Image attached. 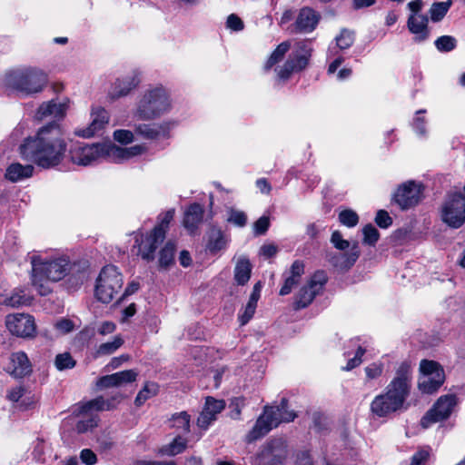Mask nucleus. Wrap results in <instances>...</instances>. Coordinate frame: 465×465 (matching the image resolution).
Segmentation results:
<instances>
[{"mask_svg": "<svg viewBox=\"0 0 465 465\" xmlns=\"http://www.w3.org/2000/svg\"><path fill=\"white\" fill-rule=\"evenodd\" d=\"M67 144L60 125L52 122L42 126L35 135L25 138L19 146L24 160L44 169L59 165L65 155Z\"/></svg>", "mask_w": 465, "mask_h": 465, "instance_id": "f257e3e1", "label": "nucleus"}, {"mask_svg": "<svg viewBox=\"0 0 465 465\" xmlns=\"http://www.w3.org/2000/svg\"><path fill=\"white\" fill-rule=\"evenodd\" d=\"M411 366L402 362L396 371L395 377L385 388V391L374 397L370 410L373 416L386 418L401 411L410 395Z\"/></svg>", "mask_w": 465, "mask_h": 465, "instance_id": "f03ea898", "label": "nucleus"}, {"mask_svg": "<svg viewBox=\"0 0 465 465\" xmlns=\"http://www.w3.org/2000/svg\"><path fill=\"white\" fill-rule=\"evenodd\" d=\"M296 418V413L288 410V400L282 398L279 405L263 408L262 413L258 417L252 430L247 434V440H257L282 422H290Z\"/></svg>", "mask_w": 465, "mask_h": 465, "instance_id": "7ed1b4c3", "label": "nucleus"}, {"mask_svg": "<svg viewBox=\"0 0 465 465\" xmlns=\"http://www.w3.org/2000/svg\"><path fill=\"white\" fill-rule=\"evenodd\" d=\"M5 83L7 87L29 95L43 90L47 83V76L37 68H17L6 73Z\"/></svg>", "mask_w": 465, "mask_h": 465, "instance_id": "20e7f679", "label": "nucleus"}, {"mask_svg": "<svg viewBox=\"0 0 465 465\" xmlns=\"http://www.w3.org/2000/svg\"><path fill=\"white\" fill-rule=\"evenodd\" d=\"M166 90L156 86L146 90L136 105L134 115L141 120H153L170 109Z\"/></svg>", "mask_w": 465, "mask_h": 465, "instance_id": "39448f33", "label": "nucleus"}, {"mask_svg": "<svg viewBox=\"0 0 465 465\" xmlns=\"http://www.w3.org/2000/svg\"><path fill=\"white\" fill-rule=\"evenodd\" d=\"M123 283V276L114 265L104 266L96 281V298L103 303L111 302L119 294Z\"/></svg>", "mask_w": 465, "mask_h": 465, "instance_id": "423d86ee", "label": "nucleus"}, {"mask_svg": "<svg viewBox=\"0 0 465 465\" xmlns=\"http://www.w3.org/2000/svg\"><path fill=\"white\" fill-rule=\"evenodd\" d=\"M290 454L287 441L282 438L267 440L257 454L259 465H283Z\"/></svg>", "mask_w": 465, "mask_h": 465, "instance_id": "0eeeda50", "label": "nucleus"}, {"mask_svg": "<svg viewBox=\"0 0 465 465\" xmlns=\"http://www.w3.org/2000/svg\"><path fill=\"white\" fill-rule=\"evenodd\" d=\"M71 160L74 163L86 166L101 159L109 160V144L77 143L70 150Z\"/></svg>", "mask_w": 465, "mask_h": 465, "instance_id": "6e6552de", "label": "nucleus"}, {"mask_svg": "<svg viewBox=\"0 0 465 465\" xmlns=\"http://www.w3.org/2000/svg\"><path fill=\"white\" fill-rule=\"evenodd\" d=\"M441 220L451 228L465 223V195L456 193L448 196L441 207Z\"/></svg>", "mask_w": 465, "mask_h": 465, "instance_id": "1a4fd4ad", "label": "nucleus"}, {"mask_svg": "<svg viewBox=\"0 0 465 465\" xmlns=\"http://www.w3.org/2000/svg\"><path fill=\"white\" fill-rule=\"evenodd\" d=\"M327 281V275L323 271H317L314 272L308 282L296 293L293 302V308L295 310H301L309 306L316 295L322 291Z\"/></svg>", "mask_w": 465, "mask_h": 465, "instance_id": "9d476101", "label": "nucleus"}, {"mask_svg": "<svg viewBox=\"0 0 465 465\" xmlns=\"http://www.w3.org/2000/svg\"><path fill=\"white\" fill-rule=\"evenodd\" d=\"M311 55V46L305 42L298 43L297 49L292 52L284 64L278 70L279 78L288 79L292 74L306 68Z\"/></svg>", "mask_w": 465, "mask_h": 465, "instance_id": "9b49d317", "label": "nucleus"}, {"mask_svg": "<svg viewBox=\"0 0 465 465\" xmlns=\"http://www.w3.org/2000/svg\"><path fill=\"white\" fill-rule=\"evenodd\" d=\"M69 270V261L64 258H58L43 262L38 258L32 259V272L43 274L51 282L62 280Z\"/></svg>", "mask_w": 465, "mask_h": 465, "instance_id": "f8f14e48", "label": "nucleus"}, {"mask_svg": "<svg viewBox=\"0 0 465 465\" xmlns=\"http://www.w3.org/2000/svg\"><path fill=\"white\" fill-rule=\"evenodd\" d=\"M457 397L454 394H447L440 397L433 407L421 419V426L428 428L432 423L448 419L453 408L457 405Z\"/></svg>", "mask_w": 465, "mask_h": 465, "instance_id": "ddd939ff", "label": "nucleus"}, {"mask_svg": "<svg viewBox=\"0 0 465 465\" xmlns=\"http://www.w3.org/2000/svg\"><path fill=\"white\" fill-rule=\"evenodd\" d=\"M5 325L9 331L18 337L30 338L35 334V323L33 316L18 313L6 316Z\"/></svg>", "mask_w": 465, "mask_h": 465, "instance_id": "4468645a", "label": "nucleus"}, {"mask_svg": "<svg viewBox=\"0 0 465 465\" xmlns=\"http://www.w3.org/2000/svg\"><path fill=\"white\" fill-rule=\"evenodd\" d=\"M422 196L420 184L410 181L401 185L394 193V201L402 210L410 209L419 203Z\"/></svg>", "mask_w": 465, "mask_h": 465, "instance_id": "2eb2a0df", "label": "nucleus"}, {"mask_svg": "<svg viewBox=\"0 0 465 465\" xmlns=\"http://www.w3.org/2000/svg\"><path fill=\"white\" fill-rule=\"evenodd\" d=\"M109 118V114L104 108L101 106L93 107L90 124L87 127L77 129L75 134L84 138H90L108 124Z\"/></svg>", "mask_w": 465, "mask_h": 465, "instance_id": "dca6fc26", "label": "nucleus"}, {"mask_svg": "<svg viewBox=\"0 0 465 465\" xmlns=\"http://www.w3.org/2000/svg\"><path fill=\"white\" fill-rule=\"evenodd\" d=\"M225 408L223 400H216L213 397H207L204 407L197 418V425L203 430H207L213 421L217 419V415Z\"/></svg>", "mask_w": 465, "mask_h": 465, "instance_id": "f3484780", "label": "nucleus"}, {"mask_svg": "<svg viewBox=\"0 0 465 465\" xmlns=\"http://www.w3.org/2000/svg\"><path fill=\"white\" fill-rule=\"evenodd\" d=\"M320 21V15L311 7H302L293 25L295 33L307 34L312 32Z\"/></svg>", "mask_w": 465, "mask_h": 465, "instance_id": "a211bd4d", "label": "nucleus"}, {"mask_svg": "<svg viewBox=\"0 0 465 465\" xmlns=\"http://www.w3.org/2000/svg\"><path fill=\"white\" fill-rule=\"evenodd\" d=\"M68 108L65 102H60L58 100H51L43 103L36 111L35 118L39 121L46 118L62 119Z\"/></svg>", "mask_w": 465, "mask_h": 465, "instance_id": "6ab92c4d", "label": "nucleus"}, {"mask_svg": "<svg viewBox=\"0 0 465 465\" xmlns=\"http://www.w3.org/2000/svg\"><path fill=\"white\" fill-rule=\"evenodd\" d=\"M303 273V262L300 260L294 261L290 268V271L283 274L284 282L280 289L279 294L284 296L291 293L292 289L300 282L301 277Z\"/></svg>", "mask_w": 465, "mask_h": 465, "instance_id": "aec40b11", "label": "nucleus"}, {"mask_svg": "<svg viewBox=\"0 0 465 465\" xmlns=\"http://www.w3.org/2000/svg\"><path fill=\"white\" fill-rule=\"evenodd\" d=\"M140 84L139 74L136 72L117 79L112 86L110 95L112 98H119L127 95Z\"/></svg>", "mask_w": 465, "mask_h": 465, "instance_id": "412c9836", "label": "nucleus"}, {"mask_svg": "<svg viewBox=\"0 0 465 465\" xmlns=\"http://www.w3.org/2000/svg\"><path fill=\"white\" fill-rule=\"evenodd\" d=\"M10 361L7 371L15 378H23L31 373L32 366L24 351L12 353Z\"/></svg>", "mask_w": 465, "mask_h": 465, "instance_id": "4be33fe9", "label": "nucleus"}, {"mask_svg": "<svg viewBox=\"0 0 465 465\" xmlns=\"http://www.w3.org/2000/svg\"><path fill=\"white\" fill-rule=\"evenodd\" d=\"M429 18L424 15H411L407 21L408 29L415 35L416 42H423L429 37Z\"/></svg>", "mask_w": 465, "mask_h": 465, "instance_id": "5701e85b", "label": "nucleus"}, {"mask_svg": "<svg viewBox=\"0 0 465 465\" xmlns=\"http://www.w3.org/2000/svg\"><path fill=\"white\" fill-rule=\"evenodd\" d=\"M163 234L162 230L153 229V232L139 246V254L145 261H152L154 258V252L158 245L163 242Z\"/></svg>", "mask_w": 465, "mask_h": 465, "instance_id": "b1692460", "label": "nucleus"}, {"mask_svg": "<svg viewBox=\"0 0 465 465\" xmlns=\"http://www.w3.org/2000/svg\"><path fill=\"white\" fill-rule=\"evenodd\" d=\"M169 132L168 124H139L134 126V134L148 140L166 136Z\"/></svg>", "mask_w": 465, "mask_h": 465, "instance_id": "393cba45", "label": "nucleus"}, {"mask_svg": "<svg viewBox=\"0 0 465 465\" xmlns=\"http://www.w3.org/2000/svg\"><path fill=\"white\" fill-rule=\"evenodd\" d=\"M146 151L143 145H134L129 148H123L114 144H109V161L121 162L128 160L131 157L140 155Z\"/></svg>", "mask_w": 465, "mask_h": 465, "instance_id": "a878e982", "label": "nucleus"}, {"mask_svg": "<svg viewBox=\"0 0 465 465\" xmlns=\"http://www.w3.org/2000/svg\"><path fill=\"white\" fill-rule=\"evenodd\" d=\"M204 210L199 203L191 204L184 213L183 226L193 233L203 219Z\"/></svg>", "mask_w": 465, "mask_h": 465, "instance_id": "bb28decb", "label": "nucleus"}, {"mask_svg": "<svg viewBox=\"0 0 465 465\" xmlns=\"http://www.w3.org/2000/svg\"><path fill=\"white\" fill-rule=\"evenodd\" d=\"M207 237L206 249L210 252L216 253L226 247L228 240L220 228L211 227L207 232Z\"/></svg>", "mask_w": 465, "mask_h": 465, "instance_id": "cd10ccee", "label": "nucleus"}, {"mask_svg": "<svg viewBox=\"0 0 465 465\" xmlns=\"http://www.w3.org/2000/svg\"><path fill=\"white\" fill-rule=\"evenodd\" d=\"M360 256V251L358 249L357 244H354L350 252L348 253H341L338 255H333L329 258V261L331 264L341 270L350 269L358 260Z\"/></svg>", "mask_w": 465, "mask_h": 465, "instance_id": "c85d7f7f", "label": "nucleus"}, {"mask_svg": "<svg viewBox=\"0 0 465 465\" xmlns=\"http://www.w3.org/2000/svg\"><path fill=\"white\" fill-rule=\"evenodd\" d=\"M34 169V166L31 164L23 165L19 163H14L7 167L5 178L12 183H16L31 177Z\"/></svg>", "mask_w": 465, "mask_h": 465, "instance_id": "c756f323", "label": "nucleus"}, {"mask_svg": "<svg viewBox=\"0 0 465 465\" xmlns=\"http://www.w3.org/2000/svg\"><path fill=\"white\" fill-rule=\"evenodd\" d=\"M252 273V264L246 256H241L234 267V280L239 285H245Z\"/></svg>", "mask_w": 465, "mask_h": 465, "instance_id": "7c9ffc66", "label": "nucleus"}, {"mask_svg": "<svg viewBox=\"0 0 465 465\" xmlns=\"http://www.w3.org/2000/svg\"><path fill=\"white\" fill-rule=\"evenodd\" d=\"M444 372H438L435 376H422L419 381V389L424 393H433L444 382Z\"/></svg>", "mask_w": 465, "mask_h": 465, "instance_id": "2f4dec72", "label": "nucleus"}, {"mask_svg": "<svg viewBox=\"0 0 465 465\" xmlns=\"http://www.w3.org/2000/svg\"><path fill=\"white\" fill-rule=\"evenodd\" d=\"M187 447V440L183 439L180 436H177L173 439L172 442L169 444L162 446L158 450V454L163 456L173 457L177 454H180L185 450Z\"/></svg>", "mask_w": 465, "mask_h": 465, "instance_id": "473e14b6", "label": "nucleus"}, {"mask_svg": "<svg viewBox=\"0 0 465 465\" xmlns=\"http://www.w3.org/2000/svg\"><path fill=\"white\" fill-rule=\"evenodd\" d=\"M111 406H105V399L102 396L96 397L94 400H91L87 402L83 403L82 405L78 406L77 409L74 411V413L76 415H84L88 414L92 411H109V408Z\"/></svg>", "mask_w": 465, "mask_h": 465, "instance_id": "72a5a7b5", "label": "nucleus"}, {"mask_svg": "<svg viewBox=\"0 0 465 465\" xmlns=\"http://www.w3.org/2000/svg\"><path fill=\"white\" fill-rule=\"evenodd\" d=\"M452 5L451 0L445 2L433 3L429 10L430 17L432 22L441 21Z\"/></svg>", "mask_w": 465, "mask_h": 465, "instance_id": "f704fd0d", "label": "nucleus"}, {"mask_svg": "<svg viewBox=\"0 0 465 465\" xmlns=\"http://www.w3.org/2000/svg\"><path fill=\"white\" fill-rule=\"evenodd\" d=\"M32 297L23 290L15 291L9 297L5 298V304L11 307L30 305Z\"/></svg>", "mask_w": 465, "mask_h": 465, "instance_id": "c9c22d12", "label": "nucleus"}, {"mask_svg": "<svg viewBox=\"0 0 465 465\" xmlns=\"http://www.w3.org/2000/svg\"><path fill=\"white\" fill-rule=\"evenodd\" d=\"M291 44L288 41L281 43L276 49L272 53L271 56L265 64V69H271L274 64L279 63L285 54L289 51Z\"/></svg>", "mask_w": 465, "mask_h": 465, "instance_id": "e433bc0d", "label": "nucleus"}, {"mask_svg": "<svg viewBox=\"0 0 465 465\" xmlns=\"http://www.w3.org/2000/svg\"><path fill=\"white\" fill-rule=\"evenodd\" d=\"M158 393V385L154 382H146L143 388L138 392L134 403L136 406L143 405L148 399Z\"/></svg>", "mask_w": 465, "mask_h": 465, "instance_id": "4c0bfd02", "label": "nucleus"}, {"mask_svg": "<svg viewBox=\"0 0 465 465\" xmlns=\"http://www.w3.org/2000/svg\"><path fill=\"white\" fill-rule=\"evenodd\" d=\"M50 282L51 281L47 280L43 274L37 273V272H32V283L40 295L45 296L52 292Z\"/></svg>", "mask_w": 465, "mask_h": 465, "instance_id": "58836bf2", "label": "nucleus"}, {"mask_svg": "<svg viewBox=\"0 0 465 465\" xmlns=\"http://www.w3.org/2000/svg\"><path fill=\"white\" fill-rule=\"evenodd\" d=\"M123 344L124 340L121 338V336H115L112 341L100 344L96 350V355H110L117 351Z\"/></svg>", "mask_w": 465, "mask_h": 465, "instance_id": "ea45409f", "label": "nucleus"}, {"mask_svg": "<svg viewBox=\"0 0 465 465\" xmlns=\"http://www.w3.org/2000/svg\"><path fill=\"white\" fill-rule=\"evenodd\" d=\"M175 245L172 242H167L160 252L159 264L161 267L167 268L173 262Z\"/></svg>", "mask_w": 465, "mask_h": 465, "instance_id": "a19ab883", "label": "nucleus"}, {"mask_svg": "<svg viewBox=\"0 0 465 465\" xmlns=\"http://www.w3.org/2000/svg\"><path fill=\"white\" fill-rule=\"evenodd\" d=\"M138 373L134 370H125L114 373L115 387H123L135 381Z\"/></svg>", "mask_w": 465, "mask_h": 465, "instance_id": "79ce46f5", "label": "nucleus"}, {"mask_svg": "<svg viewBox=\"0 0 465 465\" xmlns=\"http://www.w3.org/2000/svg\"><path fill=\"white\" fill-rule=\"evenodd\" d=\"M190 420L191 417L186 411H181L172 416V426L182 430L183 432H189L190 430Z\"/></svg>", "mask_w": 465, "mask_h": 465, "instance_id": "37998d69", "label": "nucleus"}, {"mask_svg": "<svg viewBox=\"0 0 465 465\" xmlns=\"http://www.w3.org/2000/svg\"><path fill=\"white\" fill-rule=\"evenodd\" d=\"M420 371L422 376H435L438 372H444L438 362L429 360H422L420 361Z\"/></svg>", "mask_w": 465, "mask_h": 465, "instance_id": "c03bdc74", "label": "nucleus"}, {"mask_svg": "<svg viewBox=\"0 0 465 465\" xmlns=\"http://www.w3.org/2000/svg\"><path fill=\"white\" fill-rule=\"evenodd\" d=\"M457 45V40L450 35H442L436 39L435 46L440 52H450Z\"/></svg>", "mask_w": 465, "mask_h": 465, "instance_id": "a18cd8bd", "label": "nucleus"}, {"mask_svg": "<svg viewBox=\"0 0 465 465\" xmlns=\"http://www.w3.org/2000/svg\"><path fill=\"white\" fill-rule=\"evenodd\" d=\"M54 365L59 371L73 369L75 366V361L69 352H64L56 355Z\"/></svg>", "mask_w": 465, "mask_h": 465, "instance_id": "49530a36", "label": "nucleus"}, {"mask_svg": "<svg viewBox=\"0 0 465 465\" xmlns=\"http://www.w3.org/2000/svg\"><path fill=\"white\" fill-rule=\"evenodd\" d=\"M339 221L341 224L347 226V227H354L357 225L359 222V216L356 213V212L347 209L344 211H341L339 213Z\"/></svg>", "mask_w": 465, "mask_h": 465, "instance_id": "de8ad7c7", "label": "nucleus"}, {"mask_svg": "<svg viewBox=\"0 0 465 465\" xmlns=\"http://www.w3.org/2000/svg\"><path fill=\"white\" fill-rule=\"evenodd\" d=\"M227 221L235 226L244 227L247 224V215L244 212L231 208Z\"/></svg>", "mask_w": 465, "mask_h": 465, "instance_id": "09e8293b", "label": "nucleus"}, {"mask_svg": "<svg viewBox=\"0 0 465 465\" xmlns=\"http://www.w3.org/2000/svg\"><path fill=\"white\" fill-rule=\"evenodd\" d=\"M335 39L339 48L347 49L351 46L354 42V33L348 29H342Z\"/></svg>", "mask_w": 465, "mask_h": 465, "instance_id": "8fccbe9b", "label": "nucleus"}, {"mask_svg": "<svg viewBox=\"0 0 465 465\" xmlns=\"http://www.w3.org/2000/svg\"><path fill=\"white\" fill-rule=\"evenodd\" d=\"M363 242L368 245H374L380 237L379 231L372 225L367 224L362 229Z\"/></svg>", "mask_w": 465, "mask_h": 465, "instance_id": "3c124183", "label": "nucleus"}, {"mask_svg": "<svg viewBox=\"0 0 465 465\" xmlns=\"http://www.w3.org/2000/svg\"><path fill=\"white\" fill-rule=\"evenodd\" d=\"M384 365L382 362H372L366 366L364 371L367 380H375L383 373Z\"/></svg>", "mask_w": 465, "mask_h": 465, "instance_id": "603ef678", "label": "nucleus"}, {"mask_svg": "<svg viewBox=\"0 0 465 465\" xmlns=\"http://www.w3.org/2000/svg\"><path fill=\"white\" fill-rule=\"evenodd\" d=\"M88 265L87 262H84L83 265L74 263L70 267V271L76 272L77 275L75 277V287L80 286L86 280V269Z\"/></svg>", "mask_w": 465, "mask_h": 465, "instance_id": "864d4df0", "label": "nucleus"}, {"mask_svg": "<svg viewBox=\"0 0 465 465\" xmlns=\"http://www.w3.org/2000/svg\"><path fill=\"white\" fill-rule=\"evenodd\" d=\"M257 305L253 303L247 302L245 305L242 313H240L238 316L239 322L241 325H245L249 322V321L253 317Z\"/></svg>", "mask_w": 465, "mask_h": 465, "instance_id": "5fc2aeb1", "label": "nucleus"}, {"mask_svg": "<svg viewBox=\"0 0 465 465\" xmlns=\"http://www.w3.org/2000/svg\"><path fill=\"white\" fill-rule=\"evenodd\" d=\"M97 426V417L92 416L86 420H81L76 423V430L79 433H84L88 430Z\"/></svg>", "mask_w": 465, "mask_h": 465, "instance_id": "6e6d98bb", "label": "nucleus"}, {"mask_svg": "<svg viewBox=\"0 0 465 465\" xmlns=\"http://www.w3.org/2000/svg\"><path fill=\"white\" fill-rule=\"evenodd\" d=\"M331 242L336 249L341 251H344L350 246V242L347 240L342 239V235L339 231H334L332 232Z\"/></svg>", "mask_w": 465, "mask_h": 465, "instance_id": "4d7b16f0", "label": "nucleus"}, {"mask_svg": "<svg viewBox=\"0 0 465 465\" xmlns=\"http://www.w3.org/2000/svg\"><path fill=\"white\" fill-rule=\"evenodd\" d=\"M114 138L121 143H130L134 141V133L130 130H116L114 132Z\"/></svg>", "mask_w": 465, "mask_h": 465, "instance_id": "13d9d810", "label": "nucleus"}, {"mask_svg": "<svg viewBox=\"0 0 465 465\" xmlns=\"http://www.w3.org/2000/svg\"><path fill=\"white\" fill-rule=\"evenodd\" d=\"M269 226V218L266 216H262L253 224L254 233L256 235H262L268 231Z\"/></svg>", "mask_w": 465, "mask_h": 465, "instance_id": "bf43d9fd", "label": "nucleus"}, {"mask_svg": "<svg viewBox=\"0 0 465 465\" xmlns=\"http://www.w3.org/2000/svg\"><path fill=\"white\" fill-rule=\"evenodd\" d=\"M375 223L381 228H388L392 223V219L390 217L389 213L384 210H380L377 212L375 217Z\"/></svg>", "mask_w": 465, "mask_h": 465, "instance_id": "052dcab7", "label": "nucleus"}, {"mask_svg": "<svg viewBox=\"0 0 465 465\" xmlns=\"http://www.w3.org/2000/svg\"><path fill=\"white\" fill-rule=\"evenodd\" d=\"M226 25L232 31H242L244 27L242 20L236 15L232 14L227 17Z\"/></svg>", "mask_w": 465, "mask_h": 465, "instance_id": "680f3d73", "label": "nucleus"}, {"mask_svg": "<svg viewBox=\"0 0 465 465\" xmlns=\"http://www.w3.org/2000/svg\"><path fill=\"white\" fill-rule=\"evenodd\" d=\"M365 353V350L362 347H359L355 356L352 359H350L347 362V365L343 368L345 371H351L355 367L359 366L361 363V358Z\"/></svg>", "mask_w": 465, "mask_h": 465, "instance_id": "e2e57ef3", "label": "nucleus"}, {"mask_svg": "<svg viewBox=\"0 0 465 465\" xmlns=\"http://www.w3.org/2000/svg\"><path fill=\"white\" fill-rule=\"evenodd\" d=\"M95 385H96L97 389H99V390L115 387V381L114 378V373L110 374V375H104V376L100 377L96 381Z\"/></svg>", "mask_w": 465, "mask_h": 465, "instance_id": "0e129e2a", "label": "nucleus"}, {"mask_svg": "<svg viewBox=\"0 0 465 465\" xmlns=\"http://www.w3.org/2000/svg\"><path fill=\"white\" fill-rule=\"evenodd\" d=\"M429 457H430V451L428 450H425V449L419 450L411 457V463L412 465H422L428 460Z\"/></svg>", "mask_w": 465, "mask_h": 465, "instance_id": "69168bd1", "label": "nucleus"}, {"mask_svg": "<svg viewBox=\"0 0 465 465\" xmlns=\"http://www.w3.org/2000/svg\"><path fill=\"white\" fill-rule=\"evenodd\" d=\"M80 459L86 465H94L97 462L95 453L90 449H84L80 453Z\"/></svg>", "mask_w": 465, "mask_h": 465, "instance_id": "338daca9", "label": "nucleus"}, {"mask_svg": "<svg viewBox=\"0 0 465 465\" xmlns=\"http://www.w3.org/2000/svg\"><path fill=\"white\" fill-rule=\"evenodd\" d=\"M293 465H314L309 452L300 451L296 454Z\"/></svg>", "mask_w": 465, "mask_h": 465, "instance_id": "774afa93", "label": "nucleus"}]
</instances>
